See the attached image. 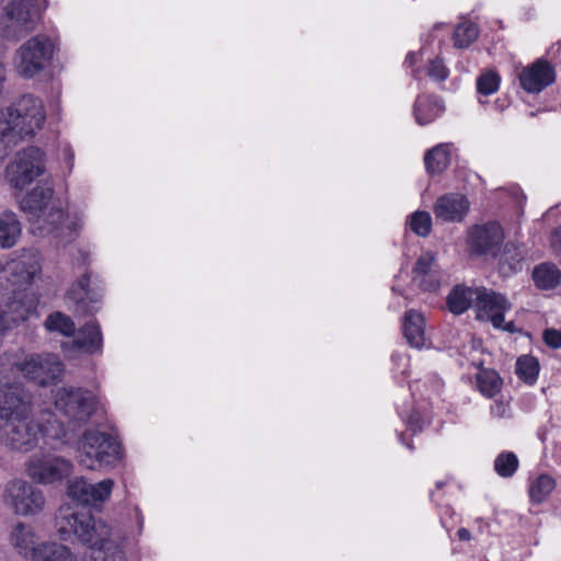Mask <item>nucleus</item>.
<instances>
[{"label": "nucleus", "instance_id": "obj_1", "mask_svg": "<svg viewBox=\"0 0 561 561\" xmlns=\"http://www.w3.org/2000/svg\"><path fill=\"white\" fill-rule=\"evenodd\" d=\"M49 428L32 419V399L23 389L11 387L0 394V443L11 450L28 453L46 436L65 433L60 422L47 421Z\"/></svg>", "mask_w": 561, "mask_h": 561}, {"label": "nucleus", "instance_id": "obj_2", "mask_svg": "<svg viewBox=\"0 0 561 561\" xmlns=\"http://www.w3.org/2000/svg\"><path fill=\"white\" fill-rule=\"evenodd\" d=\"M57 525L59 533L73 534L90 549V559L84 558L83 561H125L119 531L90 513L67 508L59 513Z\"/></svg>", "mask_w": 561, "mask_h": 561}, {"label": "nucleus", "instance_id": "obj_3", "mask_svg": "<svg viewBox=\"0 0 561 561\" xmlns=\"http://www.w3.org/2000/svg\"><path fill=\"white\" fill-rule=\"evenodd\" d=\"M45 112L39 99L26 95L0 111V159L25 136L35 134L45 122Z\"/></svg>", "mask_w": 561, "mask_h": 561}, {"label": "nucleus", "instance_id": "obj_4", "mask_svg": "<svg viewBox=\"0 0 561 561\" xmlns=\"http://www.w3.org/2000/svg\"><path fill=\"white\" fill-rule=\"evenodd\" d=\"M22 211L34 220L38 228L56 237H70L72 229L64 226L66 214L62 202L55 196L51 185L38 184L19 202Z\"/></svg>", "mask_w": 561, "mask_h": 561}, {"label": "nucleus", "instance_id": "obj_5", "mask_svg": "<svg viewBox=\"0 0 561 561\" xmlns=\"http://www.w3.org/2000/svg\"><path fill=\"white\" fill-rule=\"evenodd\" d=\"M42 259L35 249H22L0 261V290H22L39 278Z\"/></svg>", "mask_w": 561, "mask_h": 561}, {"label": "nucleus", "instance_id": "obj_6", "mask_svg": "<svg viewBox=\"0 0 561 561\" xmlns=\"http://www.w3.org/2000/svg\"><path fill=\"white\" fill-rule=\"evenodd\" d=\"M122 459L119 443L110 434L89 430L78 443V461L90 470L114 467Z\"/></svg>", "mask_w": 561, "mask_h": 561}, {"label": "nucleus", "instance_id": "obj_7", "mask_svg": "<svg viewBox=\"0 0 561 561\" xmlns=\"http://www.w3.org/2000/svg\"><path fill=\"white\" fill-rule=\"evenodd\" d=\"M55 45L45 35H35L23 43L15 51L14 67L22 78H34L50 64Z\"/></svg>", "mask_w": 561, "mask_h": 561}, {"label": "nucleus", "instance_id": "obj_8", "mask_svg": "<svg viewBox=\"0 0 561 561\" xmlns=\"http://www.w3.org/2000/svg\"><path fill=\"white\" fill-rule=\"evenodd\" d=\"M36 0H10L3 7L0 30L8 39H19L33 32L39 23Z\"/></svg>", "mask_w": 561, "mask_h": 561}, {"label": "nucleus", "instance_id": "obj_9", "mask_svg": "<svg viewBox=\"0 0 561 561\" xmlns=\"http://www.w3.org/2000/svg\"><path fill=\"white\" fill-rule=\"evenodd\" d=\"M2 501L13 514L23 517L38 515L46 502L39 489L22 479H13L5 483Z\"/></svg>", "mask_w": 561, "mask_h": 561}, {"label": "nucleus", "instance_id": "obj_10", "mask_svg": "<svg viewBox=\"0 0 561 561\" xmlns=\"http://www.w3.org/2000/svg\"><path fill=\"white\" fill-rule=\"evenodd\" d=\"M45 172L44 153L35 147L23 149L5 168L9 184L22 191Z\"/></svg>", "mask_w": 561, "mask_h": 561}, {"label": "nucleus", "instance_id": "obj_11", "mask_svg": "<svg viewBox=\"0 0 561 561\" xmlns=\"http://www.w3.org/2000/svg\"><path fill=\"white\" fill-rule=\"evenodd\" d=\"M73 469L70 460L55 455H33L25 465L28 478L43 485L56 484L68 478Z\"/></svg>", "mask_w": 561, "mask_h": 561}, {"label": "nucleus", "instance_id": "obj_12", "mask_svg": "<svg viewBox=\"0 0 561 561\" xmlns=\"http://www.w3.org/2000/svg\"><path fill=\"white\" fill-rule=\"evenodd\" d=\"M55 407L68 417L69 423H84L95 409V400L91 392L83 389L60 388L55 394Z\"/></svg>", "mask_w": 561, "mask_h": 561}, {"label": "nucleus", "instance_id": "obj_13", "mask_svg": "<svg viewBox=\"0 0 561 561\" xmlns=\"http://www.w3.org/2000/svg\"><path fill=\"white\" fill-rule=\"evenodd\" d=\"M14 366L26 378L41 386L57 381L64 371V364L59 357L49 353L28 355L22 362L15 363Z\"/></svg>", "mask_w": 561, "mask_h": 561}, {"label": "nucleus", "instance_id": "obj_14", "mask_svg": "<svg viewBox=\"0 0 561 561\" xmlns=\"http://www.w3.org/2000/svg\"><path fill=\"white\" fill-rule=\"evenodd\" d=\"M477 318L483 321H491L494 328L505 331H514L513 322H504V313L511 309L507 299L493 290L478 287V296L474 304Z\"/></svg>", "mask_w": 561, "mask_h": 561}, {"label": "nucleus", "instance_id": "obj_15", "mask_svg": "<svg viewBox=\"0 0 561 561\" xmlns=\"http://www.w3.org/2000/svg\"><path fill=\"white\" fill-rule=\"evenodd\" d=\"M70 342H64L61 348L69 355L85 354L99 355L103 350V335L100 324L95 321H90L81 327L72 335Z\"/></svg>", "mask_w": 561, "mask_h": 561}, {"label": "nucleus", "instance_id": "obj_16", "mask_svg": "<svg viewBox=\"0 0 561 561\" xmlns=\"http://www.w3.org/2000/svg\"><path fill=\"white\" fill-rule=\"evenodd\" d=\"M44 540L31 524L16 522L8 533L10 547L22 558L33 561Z\"/></svg>", "mask_w": 561, "mask_h": 561}, {"label": "nucleus", "instance_id": "obj_17", "mask_svg": "<svg viewBox=\"0 0 561 561\" xmlns=\"http://www.w3.org/2000/svg\"><path fill=\"white\" fill-rule=\"evenodd\" d=\"M520 87L528 93H539L556 81V69L546 59H537L518 75Z\"/></svg>", "mask_w": 561, "mask_h": 561}, {"label": "nucleus", "instance_id": "obj_18", "mask_svg": "<svg viewBox=\"0 0 561 561\" xmlns=\"http://www.w3.org/2000/svg\"><path fill=\"white\" fill-rule=\"evenodd\" d=\"M503 239L502 227L497 222H488L469 230L468 244L478 255L493 254Z\"/></svg>", "mask_w": 561, "mask_h": 561}, {"label": "nucleus", "instance_id": "obj_19", "mask_svg": "<svg viewBox=\"0 0 561 561\" xmlns=\"http://www.w3.org/2000/svg\"><path fill=\"white\" fill-rule=\"evenodd\" d=\"M432 209L437 222H461L469 213L470 203L462 194L448 193L439 196Z\"/></svg>", "mask_w": 561, "mask_h": 561}, {"label": "nucleus", "instance_id": "obj_20", "mask_svg": "<svg viewBox=\"0 0 561 561\" xmlns=\"http://www.w3.org/2000/svg\"><path fill=\"white\" fill-rule=\"evenodd\" d=\"M13 298L1 304L0 302V328L5 331L12 325L23 322L34 309L31 300L25 299V295L21 290L12 291Z\"/></svg>", "mask_w": 561, "mask_h": 561}, {"label": "nucleus", "instance_id": "obj_21", "mask_svg": "<svg viewBox=\"0 0 561 561\" xmlns=\"http://www.w3.org/2000/svg\"><path fill=\"white\" fill-rule=\"evenodd\" d=\"M90 277L82 275L68 290L67 299L73 304L75 310L81 314H90L98 310L100 296L89 288Z\"/></svg>", "mask_w": 561, "mask_h": 561}, {"label": "nucleus", "instance_id": "obj_22", "mask_svg": "<svg viewBox=\"0 0 561 561\" xmlns=\"http://www.w3.org/2000/svg\"><path fill=\"white\" fill-rule=\"evenodd\" d=\"M403 333L411 346L415 348L425 347L427 345V337L423 314L409 310L404 317Z\"/></svg>", "mask_w": 561, "mask_h": 561}, {"label": "nucleus", "instance_id": "obj_23", "mask_svg": "<svg viewBox=\"0 0 561 561\" xmlns=\"http://www.w3.org/2000/svg\"><path fill=\"white\" fill-rule=\"evenodd\" d=\"M22 234V225L18 215L12 210L0 213V248L11 249L19 242Z\"/></svg>", "mask_w": 561, "mask_h": 561}, {"label": "nucleus", "instance_id": "obj_24", "mask_svg": "<svg viewBox=\"0 0 561 561\" xmlns=\"http://www.w3.org/2000/svg\"><path fill=\"white\" fill-rule=\"evenodd\" d=\"M435 256L431 252L422 254L413 270L412 280L424 290H435L438 287L437 279L432 274Z\"/></svg>", "mask_w": 561, "mask_h": 561}, {"label": "nucleus", "instance_id": "obj_25", "mask_svg": "<svg viewBox=\"0 0 561 561\" xmlns=\"http://www.w3.org/2000/svg\"><path fill=\"white\" fill-rule=\"evenodd\" d=\"M478 288L456 286L447 296V306L454 314H461L470 306H474Z\"/></svg>", "mask_w": 561, "mask_h": 561}, {"label": "nucleus", "instance_id": "obj_26", "mask_svg": "<svg viewBox=\"0 0 561 561\" xmlns=\"http://www.w3.org/2000/svg\"><path fill=\"white\" fill-rule=\"evenodd\" d=\"M33 561H78V559L66 545L45 540Z\"/></svg>", "mask_w": 561, "mask_h": 561}, {"label": "nucleus", "instance_id": "obj_27", "mask_svg": "<svg viewBox=\"0 0 561 561\" xmlns=\"http://www.w3.org/2000/svg\"><path fill=\"white\" fill-rule=\"evenodd\" d=\"M444 111L442 101L437 98L420 96L414 104V116L420 125L431 123Z\"/></svg>", "mask_w": 561, "mask_h": 561}, {"label": "nucleus", "instance_id": "obj_28", "mask_svg": "<svg viewBox=\"0 0 561 561\" xmlns=\"http://www.w3.org/2000/svg\"><path fill=\"white\" fill-rule=\"evenodd\" d=\"M524 254L523 251L512 242H507L500 254V272L507 276L522 270Z\"/></svg>", "mask_w": 561, "mask_h": 561}, {"label": "nucleus", "instance_id": "obj_29", "mask_svg": "<svg viewBox=\"0 0 561 561\" xmlns=\"http://www.w3.org/2000/svg\"><path fill=\"white\" fill-rule=\"evenodd\" d=\"M450 162L449 147L440 144L428 150L424 157V163L430 174H439L445 171Z\"/></svg>", "mask_w": 561, "mask_h": 561}, {"label": "nucleus", "instance_id": "obj_30", "mask_svg": "<svg viewBox=\"0 0 561 561\" xmlns=\"http://www.w3.org/2000/svg\"><path fill=\"white\" fill-rule=\"evenodd\" d=\"M533 278L540 289H552L561 283V271L552 263H541L533 271Z\"/></svg>", "mask_w": 561, "mask_h": 561}, {"label": "nucleus", "instance_id": "obj_31", "mask_svg": "<svg viewBox=\"0 0 561 561\" xmlns=\"http://www.w3.org/2000/svg\"><path fill=\"white\" fill-rule=\"evenodd\" d=\"M556 488V480L547 474L541 473L529 482L528 494L530 501L535 504H541L547 500Z\"/></svg>", "mask_w": 561, "mask_h": 561}, {"label": "nucleus", "instance_id": "obj_32", "mask_svg": "<svg viewBox=\"0 0 561 561\" xmlns=\"http://www.w3.org/2000/svg\"><path fill=\"white\" fill-rule=\"evenodd\" d=\"M44 327L49 332H56L64 336H72L76 333V324L72 319L60 312H51L44 321Z\"/></svg>", "mask_w": 561, "mask_h": 561}, {"label": "nucleus", "instance_id": "obj_33", "mask_svg": "<svg viewBox=\"0 0 561 561\" xmlns=\"http://www.w3.org/2000/svg\"><path fill=\"white\" fill-rule=\"evenodd\" d=\"M477 383L480 392L492 398L497 394L502 388V379L494 370H482L477 376Z\"/></svg>", "mask_w": 561, "mask_h": 561}, {"label": "nucleus", "instance_id": "obj_34", "mask_svg": "<svg viewBox=\"0 0 561 561\" xmlns=\"http://www.w3.org/2000/svg\"><path fill=\"white\" fill-rule=\"evenodd\" d=\"M479 36L478 26L470 21H463L457 25L454 32V44L457 48H466Z\"/></svg>", "mask_w": 561, "mask_h": 561}, {"label": "nucleus", "instance_id": "obj_35", "mask_svg": "<svg viewBox=\"0 0 561 561\" xmlns=\"http://www.w3.org/2000/svg\"><path fill=\"white\" fill-rule=\"evenodd\" d=\"M539 368V362L530 355L520 356L516 362L517 376L530 385L537 380Z\"/></svg>", "mask_w": 561, "mask_h": 561}, {"label": "nucleus", "instance_id": "obj_36", "mask_svg": "<svg viewBox=\"0 0 561 561\" xmlns=\"http://www.w3.org/2000/svg\"><path fill=\"white\" fill-rule=\"evenodd\" d=\"M501 83L500 75L494 70H484L477 78V92L480 96H488L497 92Z\"/></svg>", "mask_w": 561, "mask_h": 561}, {"label": "nucleus", "instance_id": "obj_37", "mask_svg": "<svg viewBox=\"0 0 561 561\" xmlns=\"http://www.w3.org/2000/svg\"><path fill=\"white\" fill-rule=\"evenodd\" d=\"M518 463L514 453H502L494 460V470L500 477L510 478L516 472Z\"/></svg>", "mask_w": 561, "mask_h": 561}, {"label": "nucleus", "instance_id": "obj_38", "mask_svg": "<svg viewBox=\"0 0 561 561\" xmlns=\"http://www.w3.org/2000/svg\"><path fill=\"white\" fill-rule=\"evenodd\" d=\"M91 483L83 478H76L68 484V495L77 502L90 505Z\"/></svg>", "mask_w": 561, "mask_h": 561}, {"label": "nucleus", "instance_id": "obj_39", "mask_svg": "<svg viewBox=\"0 0 561 561\" xmlns=\"http://www.w3.org/2000/svg\"><path fill=\"white\" fill-rule=\"evenodd\" d=\"M409 225L414 233L426 237L432 230V217L427 211L417 210L411 215Z\"/></svg>", "mask_w": 561, "mask_h": 561}, {"label": "nucleus", "instance_id": "obj_40", "mask_svg": "<svg viewBox=\"0 0 561 561\" xmlns=\"http://www.w3.org/2000/svg\"><path fill=\"white\" fill-rule=\"evenodd\" d=\"M114 481L112 479H105L98 483H91L90 491V505L106 501L113 490Z\"/></svg>", "mask_w": 561, "mask_h": 561}, {"label": "nucleus", "instance_id": "obj_41", "mask_svg": "<svg viewBox=\"0 0 561 561\" xmlns=\"http://www.w3.org/2000/svg\"><path fill=\"white\" fill-rule=\"evenodd\" d=\"M426 73L432 80L444 81L447 79L449 70L440 57H435L434 59L430 60L426 68Z\"/></svg>", "mask_w": 561, "mask_h": 561}, {"label": "nucleus", "instance_id": "obj_42", "mask_svg": "<svg viewBox=\"0 0 561 561\" xmlns=\"http://www.w3.org/2000/svg\"><path fill=\"white\" fill-rule=\"evenodd\" d=\"M543 340L547 345H549L553 348L561 347V332L560 331L552 330V329L546 330L543 333Z\"/></svg>", "mask_w": 561, "mask_h": 561}, {"label": "nucleus", "instance_id": "obj_43", "mask_svg": "<svg viewBox=\"0 0 561 561\" xmlns=\"http://www.w3.org/2000/svg\"><path fill=\"white\" fill-rule=\"evenodd\" d=\"M550 243L556 251L561 250V227H558L552 231Z\"/></svg>", "mask_w": 561, "mask_h": 561}, {"label": "nucleus", "instance_id": "obj_44", "mask_svg": "<svg viewBox=\"0 0 561 561\" xmlns=\"http://www.w3.org/2000/svg\"><path fill=\"white\" fill-rule=\"evenodd\" d=\"M457 535H458V538H459L460 540H463V541H468V540H470V539H471V534H470V531H469L468 529H466V528H460V529L458 530Z\"/></svg>", "mask_w": 561, "mask_h": 561}, {"label": "nucleus", "instance_id": "obj_45", "mask_svg": "<svg viewBox=\"0 0 561 561\" xmlns=\"http://www.w3.org/2000/svg\"><path fill=\"white\" fill-rule=\"evenodd\" d=\"M494 107L500 112L504 111L507 107L506 99H496V101L494 102Z\"/></svg>", "mask_w": 561, "mask_h": 561}, {"label": "nucleus", "instance_id": "obj_46", "mask_svg": "<svg viewBox=\"0 0 561 561\" xmlns=\"http://www.w3.org/2000/svg\"><path fill=\"white\" fill-rule=\"evenodd\" d=\"M416 61V54L415 53H409L405 57L404 64L412 67Z\"/></svg>", "mask_w": 561, "mask_h": 561}, {"label": "nucleus", "instance_id": "obj_47", "mask_svg": "<svg viewBox=\"0 0 561 561\" xmlns=\"http://www.w3.org/2000/svg\"><path fill=\"white\" fill-rule=\"evenodd\" d=\"M497 410H499V411H497V415H500V416H501V415L504 413V407H502V405H497Z\"/></svg>", "mask_w": 561, "mask_h": 561}, {"label": "nucleus", "instance_id": "obj_48", "mask_svg": "<svg viewBox=\"0 0 561 561\" xmlns=\"http://www.w3.org/2000/svg\"><path fill=\"white\" fill-rule=\"evenodd\" d=\"M443 485H444V483H443V482H437V483H436V486H437L438 489L443 488Z\"/></svg>", "mask_w": 561, "mask_h": 561}]
</instances>
